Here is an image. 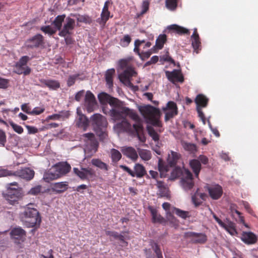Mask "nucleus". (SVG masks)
<instances>
[{
  "instance_id": "1",
  "label": "nucleus",
  "mask_w": 258,
  "mask_h": 258,
  "mask_svg": "<svg viewBox=\"0 0 258 258\" xmlns=\"http://www.w3.org/2000/svg\"><path fill=\"white\" fill-rule=\"evenodd\" d=\"M114 108L110 110V115L114 120H119L126 115H129L134 121L139 119V116L133 110L122 106V103L119 100L110 96L108 103Z\"/></svg>"
},
{
  "instance_id": "2",
  "label": "nucleus",
  "mask_w": 258,
  "mask_h": 258,
  "mask_svg": "<svg viewBox=\"0 0 258 258\" xmlns=\"http://www.w3.org/2000/svg\"><path fill=\"white\" fill-rule=\"evenodd\" d=\"M71 167L67 163H59L45 172L43 179L46 182L58 179L70 172Z\"/></svg>"
},
{
  "instance_id": "3",
  "label": "nucleus",
  "mask_w": 258,
  "mask_h": 258,
  "mask_svg": "<svg viewBox=\"0 0 258 258\" xmlns=\"http://www.w3.org/2000/svg\"><path fill=\"white\" fill-rule=\"evenodd\" d=\"M34 207V204H28L22 213L23 220L29 227L39 226L41 222L39 213Z\"/></svg>"
},
{
  "instance_id": "4",
  "label": "nucleus",
  "mask_w": 258,
  "mask_h": 258,
  "mask_svg": "<svg viewBox=\"0 0 258 258\" xmlns=\"http://www.w3.org/2000/svg\"><path fill=\"white\" fill-rule=\"evenodd\" d=\"M141 111L148 123L157 127L162 126L161 122L159 120L161 113L159 109L151 105H147Z\"/></svg>"
},
{
  "instance_id": "5",
  "label": "nucleus",
  "mask_w": 258,
  "mask_h": 258,
  "mask_svg": "<svg viewBox=\"0 0 258 258\" xmlns=\"http://www.w3.org/2000/svg\"><path fill=\"white\" fill-rule=\"evenodd\" d=\"M119 66L123 72L119 74V79L125 85L131 86L132 83L130 78L136 74L134 68L132 66L129 59H122L119 61Z\"/></svg>"
},
{
  "instance_id": "6",
  "label": "nucleus",
  "mask_w": 258,
  "mask_h": 258,
  "mask_svg": "<svg viewBox=\"0 0 258 258\" xmlns=\"http://www.w3.org/2000/svg\"><path fill=\"white\" fill-rule=\"evenodd\" d=\"M81 139L84 142L86 152L92 155L97 151L99 144L93 133L84 134L82 135Z\"/></svg>"
},
{
  "instance_id": "7",
  "label": "nucleus",
  "mask_w": 258,
  "mask_h": 258,
  "mask_svg": "<svg viewBox=\"0 0 258 258\" xmlns=\"http://www.w3.org/2000/svg\"><path fill=\"white\" fill-rule=\"evenodd\" d=\"M119 167L133 177H136L140 178L147 174L145 168L140 163L135 164L134 167V171L125 165H120Z\"/></svg>"
},
{
  "instance_id": "8",
  "label": "nucleus",
  "mask_w": 258,
  "mask_h": 258,
  "mask_svg": "<svg viewBox=\"0 0 258 258\" xmlns=\"http://www.w3.org/2000/svg\"><path fill=\"white\" fill-rule=\"evenodd\" d=\"M195 103L197 104V111L198 113V116L201 118L204 124H206V117L205 114L202 110V108L206 107L209 101V99L203 94H198L196 99Z\"/></svg>"
},
{
  "instance_id": "9",
  "label": "nucleus",
  "mask_w": 258,
  "mask_h": 258,
  "mask_svg": "<svg viewBox=\"0 0 258 258\" xmlns=\"http://www.w3.org/2000/svg\"><path fill=\"white\" fill-rule=\"evenodd\" d=\"M10 234L12 241L17 244H21L26 239V232L21 227L13 228Z\"/></svg>"
},
{
  "instance_id": "10",
  "label": "nucleus",
  "mask_w": 258,
  "mask_h": 258,
  "mask_svg": "<svg viewBox=\"0 0 258 258\" xmlns=\"http://www.w3.org/2000/svg\"><path fill=\"white\" fill-rule=\"evenodd\" d=\"M23 194L21 188L9 187V190L6 195L5 198L11 205L15 204L18 201L22 198Z\"/></svg>"
},
{
  "instance_id": "11",
  "label": "nucleus",
  "mask_w": 258,
  "mask_h": 258,
  "mask_svg": "<svg viewBox=\"0 0 258 258\" xmlns=\"http://www.w3.org/2000/svg\"><path fill=\"white\" fill-rule=\"evenodd\" d=\"M75 27V20L70 17L66 18L63 27L61 30L59 32L58 35L61 37H66L67 36L71 35Z\"/></svg>"
},
{
  "instance_id": "12",
  "label": "nucleus",
  "mask_w": 258,
  "mask_h": 258,
  "mask_svg": "<svg viewBox=\"0 0 258 258\" xmlns=\"http://www.w3.org/2000/svg\"><path fill=\"white\" fill-rule=\"evenodd\" d=\"M213 217L215 220L218 223V224L223 228L225 229L231 235H234L237 233L235 228V224L230 220L228 218H226L225 221L226 223L223 222L215 214H213Z\"/></svg>"
},
{
  "instance_id": "13",
  "label": "nucleus",
  "mask_w": 258,
  "mask_h": 258,
  "mask_svg": "<svg viewBox=\"0 0 258 258\" xmlns=\"http://www.w3.org/2000/svg\"><path fill=\"white\" fill-rule=\"evenodd\" d=\"M184 237L190 238L191 242L195 244H204L207 241V235L203 233L187 232L184 233Z\"/></svg>"
},
{
  "instance_id": "14",
  "label": "nucleus",
  "mask_w": 258,
  "mask_h": 258,
  "mask_svg": "<svg viewBox=\"0 0 258 258\" xmlns=\"http://www.w3.org/2000/svg\"><path fill=\"white\" fill-rule=\"evenodd\" d=\"M74 173L79 177L82 180L88 179L95 176V171L92 168H82L81 169L78 168H74Z\"/></svg>"
},
{
  "instance_id": "15",
  "label": "nucleus",
  "mask_w": 258,
  "mask_h": 258,
  "mask_svg": "<svg viewBox=\"0 0 258 258\" xmlns=\"http://www.w3.org/2000/svg\"><path fill=\"white\" fill-rule=\"evenodd\" d=\"M163 110L166 111L165 120L166 121L173 118L178 114V108L176 104L173 101H169L165 107L163 108Z\"/></svg>"
},
{
  "instance_id": "16",
  "label": "nucleus",
  "mask_w": 258,
  "mask_h": 258,
  "mask_svg": "<svg viewBox=\"0 0 258 258\" xmlns=\"http://www.w3.org/2000/svg\"><path fill=\"white\" fill-rule=\"evenodd\" d=\"M165 74L168 80L173 84L177 82L182 83L184 81V78L180 70L175 69L171 72L167 71Z\"/></svg>"
},
{
  "instance_id": "17",
  "label": "nucleus",
  "mask_w": 258,
  "mask_h": 258,
  "mask_svg": "<svg viewBox=\"0 0 258 258\" xmlns=\"http://www.w3.org/2000/svg\"><path fill=\"white\" fill-rule=\"evenodd\" d=\"M207 189L210 197L214 200L219 199L223 195V188L219 184L211 185L208 186Z\"/></svg>"
},
{
  "instance_id": "18",
  "label": "nucleus",
  "mask_w": 258,
  "mask_h": 258,
  "mask_svg": "<svg viewBox=\"0 0 258 258\" xmlns=\"http://www.w3.org/2000/svg\"><path fill=\"white\" fill-rule=\"evenodd\" d=\"M28 48H37L44 44V38L40 34H36L26 41Z\"/></svg>"
},
{
  "instance_id": "19",
  "label": "nucleus",
  "mask_w": 258,
  "mask_h": 258,
  "mask_svg": "<svg viewBox=\"0 0 258 258\" xmlns=\"http://www.w3.org/2000/svg\"><path fill=\"white\" fill-rule=\"evenodd\" d=\"M128 115H126L124 117L120 119L121 120L115 125V127L120 131L125 132L128 133H133L134 132L133 125L132 126L126 119Z\"/></svg>"
},
{
  "instance_id": "20",
  "label": "nucleus",
  "mask_w": 258,
  "mask_h": 258,
  "mask_svg": "<svg viewBox=\"0 0 258 258\" xmlns=\"http://www.w3.org/2000/svg\"><path fill=\"white\" fill-rule=\"evenodd\" d=\"M96 104V99L93 94L90 91H87L85 97V104L87 111L91 112Z\"/></svg>"
},
{
  "instance_id": "21",
  "label": "nucleus",
  "mask_w": 258,
  "mask_h": 258,
  "mask_svg": "<svg viewBox=\"0 0 258 258\" xmlns=\"http://www.w3.org/2000/svg\"><path fill=\"white\" fill-rule=\"evenodd\" d=\"M91 119L94 125V129H95V128L106 127L107 125L106 118L100 114H94L91 117Z\"/></svg>"
},
{
  "instance_id": "22",
  "label": "nucleus",
  "mask_w": 258,
  "mask_h": 258,
  "mask_svg": "<svg viewBox=\"0 0 258 258\" xmlns=\"http://www.w3.org/2000/svg\"><path fill=\"white\" fill-rule=\"evenodd\" d=\"M122 154L133 161L135 162L138 159V154L136 150L132 147H124L121 149Z\"/></svg>"
},
{
  "instance_id": "23",
  "label": "nucleus",
  "mask_w": 258,
  "mask_h": 258,
  "mask_svg": "<svg viewBox=\"0 0 258 258\" xmlns=\"http://www.w3.org/2000/svg\"><path fill=\"white\" fill-rule=\"evenodd\" d=\"M15 174L22 178L31 180L34 175V171L29 168H25L18 170L15 172Z\"/></svg>"
},
{
  "instance_id": "24",
  "label": "nucleus",
  "mask_w": 258,
  "mask_h": 258,
  "mask_svg": "<svg viewBox=\"0 0 258 258\" xmlns=\"http://www.w3.org/2000/svg\"><path fill=\"white\" fill-rule=\"evenodd\" d=\"M181 157V155L179 153L170 151L168 153L167 163L170 167H174L177 164Z\"/></svg>"
},
{
  "instance_id": "25",
  "label": "nucleus",
  "mask_w": 258,
  "mask_h": 258,
  "mask_svg": "<svg viewBox=\"0 0 258 258\" xmlns=\"http://www.w3.org/2000/svg\"><path fill=\"white\" fill-rule=\"evenodd\" d=\"M69 187L67 182H59L52 185L51 190L56 194H61L66 191Z\"/></svg>"
},
{
  "instance_id": "26",
  "label": "nucleus",
  "mask_w": 258,
  "mask_h": 258,
  "mask_svg": "<svg viewBox=\"0 0 258 258\" xmlns=\"http://www.w3.org/2000/svg\"><path fill=\"white\" fill-rule=\"evenodd\" d=\"M114 69L107 70L105 73V79L108 88L112 89L113 86V77L115 75Z\"/></svg>"
},
{
  "instance_id": "27",
  "label": "nucleus",
  "mask_w": 258,
  "mask_h": 258,
  "mask_svg": "<svg viewBox=\"0 0 258 258\" xmlns=\"http://www.w3.org/2000/svg\"><path fill=\"white\" fill-rule=\"evenodd\" d=\"M135 121L136 123L133 124L134 132L136 133L139 140L141 142L144 143L146 141V138L144 136L141 135V133L143 132V128L140 118L139 117V119Z\"/></svg>"
},
{
  "instance_id": "28",
  "label": "nucleus",
  "mask_w": 258,
  "mask_h": 258,
  "mask_svg": "<svg viewBox=\"0 0 258 258\" xmlns=\"http://www.w3.org/2000/svg\"><path fill=\"white\" fill-rule=\"evenodd\" d=\"M31 70L28 66H25L19 62H17L14 68V72L18 75L23 74L25 76L30 74Z\"/></svg>"
},
{
  "instance_id": "29",
  "label": "nucleus",
  "mask_w": 258,
  "mask_h": 258,
  "mask_svg": "<svg viewBox=\"0 0 258 258\" xmlns=\"http://www.w3.org/2000/svg\"><path fill=\"white\" fill-rule=\"evenodd\" d=\"M148 209L152 215V221L154 223H162L165 222L164 218L160 214H158L157 210L152 206H149Z\"/></svg>"
},
{
  "instance_id": "30",
  "label": "nucleus",
  "mask_w": 258,
  "mask_h": 258,
  "mask_svg": "<svg viewBox=\"0 0 258 258\" xmlns=\"http://www.w3.org/2000/svg\"><path fill=\"white\" fill-rule=\"evenodd\" d=\"M189 165L196 177L198 178L201 170V164L198 159H192L189 161Z\"/></svg>"
},
{
  "instance_id": "31",
  "label": "nucleus",
  "mask_w": 258,
  "mask_h": 258,
  "mask_svg": "<svg viewBox=\"0 0 258 258\" xmlns=\"http://www.w3.org/2000/svg\"><path fill=\"white\" fill-rule=\"evenodd\" d=\"M242 240L247 244H253L256 242L257 238L252 232H243L241 237Z\"/></svg>"
},
{
  "instance_id": "32",
  "label": "nucleus",
  "mask_w": 258,
  "mask_h": 258,
  "mask_svg": "<svg viewBox=\"0 0 258 258\" xmlns=\"http://www.w3.org/2000/svg\"><path fill=\"white\" fill-rule=\"evenodd\" d=\"M41 82L51 90H56L60 88V83L55 80H42Z\"/></svg>"
},
{
  "instance_id": "33",
  "label": "nucleus",
  "mask_w": 258,
  "mask_h": 258,
  "mask_svg": "<svg viewBox=\"0 0 258 258\" xmlns=\"http://www.w3.org/2000/svg\"><path fill=\"white\" fill-rule=\"evenodd\" d=\"M168 29L169 30H172L179 35L187 34L189 35L190 32L188 29H186L183 27L180 26L176 24H173L169 26Z\"/></svg>"
},
{
  "instance_id": "34",
  "label": "nucleus",
  "mask_w": 258,
  "mask_h": 258,
  "mask_svg": "<svg viewBox=\"0 0 258 258\" xmlns=\"http://www.w3.org/2000/svg\"><path fill=\"white\" fill-rule=\"evenodd\" d=\"M79 118L77 121V125L79 127L83 128L84 130H86L89 124V120L87 117L84 114L79 113Z\"/></svg>"
},
{
  "instance_id": "35",
  "label": "nucleus",
  "mask_w": 258,
  "mask_h": 258,
  "mask_svg": "<svg viewBox=\"0 0 258 258\" xmlns=\"http://www.w3.org/2000/svg\"><path fill=\"white\" fill-rule=\"evenodd\" d=\"M91 164L99 168L101 170L108 171L109 170V166L105 163L103 162L101 159L98 158H93L91 160Z\"/></svg>"
},
{
  "instance_id": "36",
  "label": "nucleus",
  "mask_w": 258,
  "mask_h": 258,
  "mask_svg": "<svg viewBox=\"0 0 258 258\" xmlns=\"http://www.w3.org/2000/svg\"><path fill=\"white\" fill-rule=\"evenodd\" d=\"M66 18V16L65 14L58 15L55 17L52 24L54 25L57 30L60 31L62 29V24L64 22Z\"/></svg>"
},
{
  "instance_id": "37",
  "label": "nucleus",
  "mask_w": 258,
  "mask_h": 258,
  "mask_svg": "<svg viewBox=\"0 0 258 258\" xmlns=\"http://www.w3.org/2000/svg\"><path fill=\"white\" fill-rule=\"evenodd\" d=\"M181 145L183 149L190 154H195L197 151V147L195 144L182 142Z\"/></svg>"
},
{
  "instance_id": "38",
  "label": "nucleus",
  "mask_w": 258,
  "mask_h": 258,
  "mask_svg": "<svg viewBox=\"0 0 258 258\" xmlns=\"http://www.w3.org/2000/svg\"><path fill=\"white\" fill-rule=\"evenodd\" d=\"M112 17V16H110V12L102 11L100 15V18H99L97 20V22L102 26H104L109 18Z\"/></svg>"
},
{
  "instance_id": "39",
  "label": "nucleus",
  "mask_w": 258,
  "mask_h": 258,
  "mask_svg": "<svg viewBox=\"0 0 258 258\" xmlns=\"http://www.w3.org/2000/svg\"><path fill=\"white\" fill-rule=\"evenodd\" d=\"M138 153L141 158L144 161L149 160L152 157L151 153L149 150L138 148Z\"/></svg>"
},
{
  "instance_id": "40",
  "label": "nucleus",
  "mask_w": 258,
  "mask_h": 258,
  "mask_svg": "<svg viewBox=\"0 0 258 258\" xmlns=\"http://www.w3.org/2000/svg\"><path fill=\"white\" fill-rule=\"evenodd\" d=\"M167 41V36L165 34H160L159 35L156 40L155 47L158 49H161L164 46V43Z\"/></svg>"
},
{
  "instance_id": "41",
  "label": "nucleus",
  "mask_w": 258,
  "mask_h": 258,
  "mask_svg": "<svg viewBox=\"0 0 258 258\" xmlns=\"http://www.w3.org/2000/svg\"><path fill=\"white\" fill-rule=\"evenodd\" d=\"M95 131L96 135L99 137L100 140L104 141L107 137V133L106 131V127L95 128Z\"/></svg>"
},
{
  "instance_id": "42",
  "label": "nucleus",
  "mask_w": 258,
  "mask_h": 258,
  "mask_svg": "<svg viewBox=\"0 0 258 258\" xmlns=\"http://www.w3.org/2000/svg\"><path fill=\"white\" fill-rule=\"evenodd\" d=\"M110 95L105 92H101L98 95L100 103L102 105L107 104L109 100Z\"/></svg>"
},
{
  "instance_id": "43",
  "label": "nucleus",
  "mask_w": 258,
  "mask_h": 258,
  "mask_svg": "<svg viewBox=\"0 0 258 258\" xmlns=\"http://www.w3.org/2000/svg\"><path fill=\"white\" fill-rule=\"evenodd\" d=\"M110 154L113 162L116 163L121 158L122 155L121 153L115 149H112L110 151Z\"/></svg>"
},
{
  "instance_id": "44",
  "label": "nucleus",
  "mask_w": 258,
  "mask_h": 258,
  "mask_svg": "<svg viewBox=\"0 0 258 258\" xmlns=\"http://www.w3.org/2000/svg\"><path fill=\"white\" fill-rule=\"evenodd\" d=\"M147 130L149 136L152 138V139L156 142L159 140V136L158 133L155 131L154 128L151 126H148L147 127Z\"/></svg>"
},
{
  "instance_id": "45",
  "label": "nucleus",
  "mask_w": 258,
  "mask_h": 258,
  "mask_svg": "<svg viewBox=\"0 0 258 258\" xmlns=\"http://www.w3.org/2000/svg\"><path fill=\"white\" fill-rule=\"evenodd\" d=\"M191 44L192 47L195 51H197V53L198 52V50L201 47V41L199 36H197V37H191Z\"/></svg>"
},
{
  "instance_id": "46",
  "label": "nucleus",
  "mask_w": 258,
  "mask_h": 258,
  "mask_svg": "<svg viewBox=\"0 0 258 258\" xmlns=\"http://www.w3.org/2000/svg\"><path fill=\"white\" fill-rule=\"evenodd\" d=\"M172 212H175V213L179 217L185 219L187 217H189V212L181 210L178 208H173Z\"/></svg>"
},
{
  "instance_id": "47",
  "label": "nucleus",
  "mask_w": 258,
  "mask_h": 258,
  "mask_svg": "<svg viewBox=\"0 0 258 258\" xmlns=\"http://www.w3.org/2000/svg\"><path fill=\"white\" fill-rule=\"evenodd\" d=\"M132 41L131 36L128 35H125L120 40V45L123 47H127Z\"/></svg>"
},
{
  "instance_id": "48",
  "label": "nucleus",
  "mask_w": 258,
  "mask_h": 258,
  "mask_svg": "<svg viewBox=\"0 0 258 258\" xmlns=\"http://www.w3.org/2000/svg\"><path fill=\"white\" fill-rule=\"evenodd\" d=\"M175 213V212H167L166 214V218L167 220L174 225H176L178 224L177 219L173 216V214Z\"/></svg>"
},
{
  "instance_id": "49",
  "label": "nucleus",
  "mask_w": 258,
  "mask_h": 258,
  "mask_svg": "<svg viewBox=\"0 0 258 258\" xmlns=\"http://www.w3.org/2000/svg\"><path fill=\"white\" fill-rule=\"evenodd\" d=\"M40 30L45 34H48L50 35L54 34L56 31L53 29L50 26H42L40 28Z\"/></svg>"
},
{
  "instance_id": "50",
  "label": "nucleus",
  "mask_w": 258,
  "mask_h": 258,
  "mask_svg": "<svg viewBox=\"0 0 258 258\" xmlns=\"http://www.w3.org/2000/svg\"><path fill=\"white\" fill-rule=\"evenodd\" d=\"M80 76V74H75L69 76L67 80V85L68 87H71L75 84L76 80H77Z\"/></svg>"
},
{
  "instance_id": "51",
  "label": "nucleus",
  "mask_w": 258,
  "mask_h": 258,
  "mask_svg": "<svg viewBox=\"0 0 258 258\" xmlns=\"http://www.w3.org/2000/svg\"><path fill=\"white\" fill-rule=\"evenodd\" d=\"M165 4L168 9L174 10L177 7V0H166Z\"/></svg>"
},
{
  "instance_id": "52",
  "label": "nucleus",
  "mask_w": 258,
  "mask_h": 258,
  "mask_svg": "<svg viewBox=\"0 0 258 258\" xmlns=\"http://www.w3.org/2000/svg\"><path fill=\"white\" fill-rule=\"evenodd\" d=\"M153 248L154 251V252L155 253L156 255V257L154 256H150L147 258H163L162 252L158 246V245L157 243H155L154 245L153 246Z\"/></svg>"
},
{
  "instance_id": "53",
  "label": "nucleus",
  "mask_w": 258,
  "mask_h": 258,
  "mask_svg": "<svg viewBox=\"0 0 258 258\" xmlns=\"http://www.w3.org/2000/svg\"><path fill=\"white\" fill-rule=\"evenodd\" d=\"M152 53V52L151 50H149L146 52H144V51L140 52V50H139V53H136L139 56L140 58L142 60H144L149 58L150 56H151Z\"/></svg>"
},
{
  "instance_id": "54",
  "label": "nucleus",
  "mask_w": 258,
  "mask_h": 258,
  "mask_svg": "<svg viewBox=\"0 0 258 258\" xmlns=\"http://www.w3.org/2000/svg\"><path fill=\"white\" fill-rule=\"evenodd\" d=\"M182 181L183 187L185 190L191 189L194 185L193 180H182Z\"/></svg>"
},
{
  "instance_id": "55",
  "label": "nucleus",
  "mask_w": 258,
  "mask_h": 258,
  "mask_svg": "<svg viewBox=\"0 0 258 258\" xmlns=\"http://www.w3.org/2000/svg\"><path fill=\"white\" fill-rule=\"evenodd\" d=\"M45 111V107L43 106L41 107H36L32 110L31 115H36L43 113Z\"/></svg>"
},
{
  "instance_id": "56",
  "label": "nucleus",
  "mask_w": 258,
  "mask_h": 258,
  "mask_svg": "<svg viewBox=\"0 0 258 258\" xmlns=\"http://www.w3.org/2000/svg\"><path fill=\"white\" fill-rule=\"evenodd\" d=\"M191 199L192 203L196 207L200 206L203 202V201L198 197V192L197 191L192 196Z\"/></svg>"
},
{
  "instance_id": "57",
  "label": "nucleus",
  "mask_w": 258,
  "mask_h": 258,
  "mask_svg": "<svg viewBox=\"0 0 258 258\" xmlns=\"http://www.w3.org/2000/svg\"><path fill=\"white\" fill-rule=\"evenodd\" d=\"M149 2L147 0H145L143 2L142 5V11L140 15H143L145 14L149 10Z\"/></svg>"
},
{
  "instance_id": "58",
  "label": "nucleus",
  "mask_w": 258,
  "mask_h": 258,
  "mask_svg": "<svg viewBox=\"0 0 258 258\" xmlns=\"http://www.w3.org/2000/svg\"><path fill=\"white\" fill-rule=\"evenodd\" d=\"M146 41L145 40H141L139 39H136L134 42L135 47L134 49V51L135 53H139L140 46L142 44L144 43Z\"/></svg>"
},
{
  "instance_id": "59",
  "label": "nucleus",
  "mask_w": 258,
  "mask_h": 258,
  "mask_svg": "<svg viewBox=\"0 0 258 258\" xmlns=\"http://www.w3.org/2000/svg\"><path fill=\"white\" fill-rule=\"evenodd\" d=\"M7 142V137L6 133L2 130H0V146L4 147Z\"/></svg>"
},
{
  "instance_id": "60",
  "label": "nucleus",
  "mask_w": 258,
  "mask_h": 258,
  "mask_svg": "<svg viewBox=\"0 0 258 258\" xmlns=\"http://www.w3.org/2000/svg\"><path fill=\"white\" fill-rule=\"evenodd\" d=\"M11 125L15 132L19 134L23 133L24 130L21 126L17 124L14 122L11 123Z\"/></svg>"
},
{
  "instance_id": "61",
  "label": "nucleus",
  "mask_w": 258,
  "mask_h": 258,
  "mask_svg": "<svg viewBox=\"0 0 258 258\" xmlns=\"http://www.w3.org/2000/svg\"><path fill=\"white\" fill-rule=\"evenodd\" d=\"M183 177L182 180H193V176L191 172L188 169H184Z\"/></svg>"
},
{
  "instance_id": "62",
  "label": "nucleus",
  "mask_w": 258,
  "mask_h": 258,
  "mask_svg": "<svg viewBox=\"0 0 258 258\" xmlns=\"http://www.w3.org/2000/svg\"><path fill=\"white\" fill-rule=\"evenodd\" d=\"M72 15V14H71ZM74 16H76L77 18V20L79 22H83L87 23L89 20V17L87 16H81V15H73Z\"/></svg>"
},
{
  "instance_id": "63",
  "label": "nucleus",
  "mask_w": 258,
  "mask_h": 258,
  "mask_svg": "<svg viewBox=\"0 0 258 258\" xmlns=\"http://www.w3.org/2000/svg\"><path fill=\"white\" fill-rule=\"evenodd\" d=\"M41 190V186L37 185L32 187L29 191V194L32 195H37L40 192Z\"/></svg>"
},
{
  "instance_id": "64",
  "label": "nucleus",
  "mask_w": 258,
  "mask_h": 258,
  "mask_svg": "<svg viewBox=\"0 0 258 258\" xmlns=\"http://www.w3.org/2000/svg\"><path fill=\"white\" fill-rule=\"evenodd\" d=\"M168 188L165 186L158 189L159 195L161 197H167L168 196Z\"/></svg>"
}]
</instances>
